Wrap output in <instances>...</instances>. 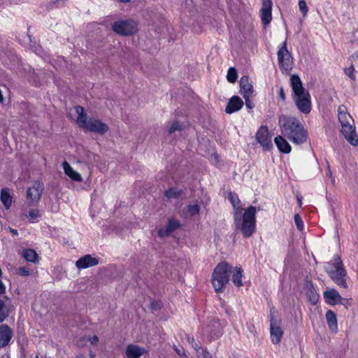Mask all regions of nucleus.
<instances>
[{"mask_svg": "<svg viewBox=\"0 0 358 358\" xmlns=\"http://www.w3.org/2000/svg\"><path fill=\"white\" fill-rule=\"evenodd\" d=\"M299 7L303 16H306L308 12V8L304 0L299 1Z\"/></svg>", "mask_w": 358, "mask_h": 358, "instance_id": "nucleus-33", "label": "nucleus"}, {"mask_svg": "<svg viewBox=\"0 0 358 358\" xmlns=\"http://www.w3.org/2000/svg\"><path fill=\"white\" fill-rule=\"evenodd\" d=\"M240 92L245 97L252 96L254 89L252 83L247 76H242L239 81Z\"/></svg>", "mask_w": 358, "mask_h": 358, "instance_id": "nucleus-15", "label": "nucleus"}, {"mask_svg": "<svg viewBox=\"0 0 358 358\" xmlns=\"http://www.w3.org/2000/svg\"><path fill=\"white\" fill-rule=\"evenodd\" d=\"M164 194L168 199H178L181 196L182 191L176 188H170L165 192Z\"/></svg>", "mask_w": 358, "mask_h": 358, "instance_id": "nucleus-28", "label": "nucleus"}, {"mask_svg": "<svg viewBox=\"0 0 358 358\" xmlns=\"http://www.w3.org/2000/svg\"><path fill=\"white\" fill-rule=\"evenodd\" d=\"M282 134L296 145H301L307 140V131L303 125L294 117L282 115L278 120Z\"/></svg>", "mask_w": 358, "mask_h": 358, "instance_id": "nucleus-2", "label": "nucleus"}, {"mask_svg": "<svg viewBox=\"0 0 358 358\" xmlns=\"http://www.w3.org/2000/svg\"><path fill=\"white\" fill-rule=\"evenodd\" d=\"M112 29L118 35L129 36L138 30L136 23L131 20H118L112 25Z\"/></svg>", "mask_w": 358, "mask_h": 358, "instance_id": "nucleus-8", "label": "nucleus"}, {"mask_svg": "<svg viewBox=\"0 0 358 358\" xmlns=\"http://www.w3.org/2000/svg\"><path fill=\"white\" fill-rule=\"evenodd\" d=\"M22 256L27 261L32 263H36L38 260V255L33 249L24 250Z\"/></svg>", "mask_w": 358, "mask_h": 358, "instance_id": "nucleus-27", "label": "nucleus"}, {"mask_svg": "<svg viewBox=\"0 0 358 358\" xmlns=\"http://www.w3.org/2000/svg\"><path fill=\"white\" fill-rule=\"evenodd\" d=\"M299 204H301V201L299 199Z\"/></svg>", "mask_w": 358, "mask_h": 358, "instance_id": "nucleus-51", "label": "nucleus"}, {"mask_svg": "<svg viewBox=\"0 0 358 358\" xmlns=\"http://www.w3.org/2000/svg\"><path fill=\"white\" fill-rule=\"evenodd\" d=\"M352 57L353 58H357V59H358V52H355L352 55Z\"/></svg>", "mask_w": 358, "mask_h": 358, "instance_id": "nucleus-47", "label": "nucleus"}, {"mask_svg": "<svg viewBox=\"0 0 358 358\" xmlns=\"http://www.w3.org/2000/svg\"><path fill=\"white\" fill-rule=\"evenodd\" d=\"M255 138L264 150L268 151L273 148L271 136L266 126L259 127L256 133Z\"/></svg>", "mask_w": 358, "mask_h": 358, "instance_id": "nucleus-10", "label": "nucleus"}, {"mask_svg": "<svg viewBox=\"0 0 358 358\" xmlns=\"http://www.w3.org/2000/svg\"><path fill=\"white\" fill-rule=\"evenodd\" d=\"M43 191V185L39 181H34L27 192V199L31 203H38Z\"/></svg>", "mask_w": 358, "mask_h": 358, "instance_id": "nucleus-12", "label": "nucleus"}, {"mask_svg": "<svg viewBox=\"0 0 358 358\" xmlns=\"http://www.w3.org/2000/svg\"><path fill=\"white\" fill-rule=\"evenodd\" d=\"M10 232L14 235L18 234L17 230H16V229H10Z\"/></svg>", "mask_w": 358, "mask_h": 358, "instance_id": "nucleus-46", "label": "nucleus"}, {"mask_svg": "<svg viewBox=\"0 0 358 358\" xmlns=\"http://www.w3.org/2000/svg\"><path fill=\"white\" fill-rule=\"evenodd\" d=\"M87 340H88L89 341H90V343H91V344H92V345H96V344L98 343V341H99V338L97 337V336H92V337H88V338H87Z\"/></svg>", "mask_w": 358, "mask_h": 358, "instance_id": "nucleus-41", "label": "nucleus"}, {"mask_svg": "<svg viewBox=\"0 0 358 358\" xmlns=\"http://www.w3.org/2000/svg\"><path fill=\"white\" fill-rule=\"evenodd\" d=\"M221 335V332L220 331H217V333H215L214 336H211V338H219Z\"/></svg>", "mask_w": 358, "mask_h": 358, "instance_id": "nucleus-45", "label": "nucleus"}, {"mask_svg": "<svg viewBox=\"0 0 358 358\" xmlns=\"http://www.w3.org/2000/svg\"><path fill=\"white\" fill-rule=\"evenodd\" d=\"M41 215L38 210L31 209L29 211L28 217L31 222H34Z\"/></svg>", "mask_w": 358, "mask_h": 358, "instance_id": "nucleus-31", "label": "nucleus"}, {"mask_svg": "<svg viewBox=\"0 0 358 358\" xmlns=\"http://www.w3.org/2000/svg\"><path fill=\"white\" fill-rule=\"evenodd\" d=\"M6 316L7 315L4 309V303L0 299V322H3Z\"/></svg>", "mask_w": 358, "mask_h": 358, "instance_id": "nucleus-35", "label": "nucleus"}, {"mask_svg": "<svg viewBox=\"0 0 358 358\" xmlns=\"http://www.w3.org/2000/svg\"><path fill=\"white\" fill-rule=\"evenodd\" d=\"M37 358H38V357H37Z\"/></svg>", "mask_w": 358, "mask_h": 358, "instance_id": "nucleus-52", "label": "nucleus"}, {"mask_svg": "<svg viewBox=\"0 0 358 358\" xmlns=\"http://www.w3.org/2000/svg\"><path fill=\"white\" fill-rule=\"evenodd\" d=\"M270 334L271 341L276 345L280 342L283 331L280 325V322L275 320L272 313L270 315Z\"/></svg>", "mask_w": 358, "mask_h": 358, "instance_id": "nucleus-11", "label": "nucleus"}, {"mask_svg": "<svg viewBox=\"0 0 358 358\" xmlns=\"http://www.w3.org/2000/svg\"><path fill=\"white\" fill-rule=\"evenodd\" d=\"M272 1L271 0H264L262 2V7L260 11V16L262 24L264 26L270 24L272 20Z\"/></svg>", "mask_w": 358, "mask_h": 358, "instance_id": "nucleus-14", "label": "nucleus"}, {"mask_svg": "<svg viewBox=\"0 0 358 358\" xmlns=\"http://www.w3.org/2000/svg\"><path fill=\"white\" fill-rule=\"evenodd\" d=\"M62 166L64 173L68 176L72 180L76 182L83 181L81 175L77 171H74L67 162H64L62 163Z\"/></svg>", "mask_w": 358, "mask_h": 358, "instance_id": "nucleus-22", "label": "nucleus"}, {"mask_svg": "<svg viewBox=\"0 0 358 358\" xmlns=\"http://www.w3.org/2000/svg\"><path fill=\"white\" fill-rule=\"evenodd\" d=\"M192 347L197 352H199L200 350H202V351H203L204 352L208 353L206 350L202 349L199 342L196 343V341H194V343H193V345H192Z\"/></svg>", "mask_w": 358, "mask_h": 358, "instance_id": "nucleus-40", "label": "nucleus"}, {"mask_svg": "<svg viewBox=\"0 0 358 358\" xmlns=\"http://www.w3.org/2000/svg\"><path fill=\"white\" fill-rule=\"evenodd\" d=\"M148 353V350L136 344H129L124 351V358H140Z\"/></svg>", "mask_w": 358, "mask_h": 358, "instance_id": "nucleus-13", "label": "nucleus"}, {"mask_svg": "<svg viewBox=\"0 0 358 358\" xmlns=\"http://www.w3.org/2000/svg\"><path fill=\"white\" fill-rule=\"evenodd\" d=\"M6 287L2 281L0 280V295L5 292Z\"/></svg>", "mask_w": 358, "mask_h": 358, "instance_id": "nucleus-44", "label": "nucleus"}, {"mask_svg": "<svg viewBox=\"0 0 358 358\" xmlns=\"http://www.w3.org/2000/svg\"><path fill=\"white\" fill-rule=\"evenodd\" d=\"M290 82L293 91V99L297 109L304 115L309 114L312 110L311 97L309 92L303 87L299 76L292 75L290 78Z\"/></svg>", "mask_w": 358, "mask_h": 358, "instance_id": "nucleus-3", "label": "nucleus"}, {"mask_svg": "<svg viewBox=\"0 0 358 358\" xmlns=\"http://www.w3.org/2000/svg\"><path fill=\"white\" fill-rule=\"evenodd\" d=\"M98 263L96 258L92 257L90 255H86L76 261V266L79 269H84L96 266Z\"/></svg>", "mask_w": 358, "mask_h": 358, "instance_id": "nucleus-19", "label": "nucleus"}, {"mask_svg": "<svg viewBox=\"0 0 358 358\" xmlns=\"http://www.w3.org/2000/svg\"><path fill=\"white\" fill-rule=\"evenodd\" d=\"M180 226V224L178 221H177L174 218H171L169 220L166 226L163 228H161L159 230L158 235L160 237L169 236L173 231L178 229Z\"/></svg>", "mask_w": 358, "mask_h": 358, "instance_id": "nucleus-17", "label": "nucleus"}, {"mask_svg": "<svg viewBox=\"0 0 358 358\" xmlns=\"http://www.w3.org/2000/svg\"><path fill=\"white\" fill-rule=\"evenodd\" d=\"M90 356L91 358H94L95 357V354L93 352H90Z\"/></svg>", "mask_w": 358, "mask_h": 358, "instance_id": "nucleus-49", "label": "nucleus"}, {"mask_svg": "<svg viewBox=\"0 0 358 358\" xmlns=\"http://www.w3.org/2000/svg\"><path fill=\"white\" fill-rule=\"evenodd\" d=\"M176 352L180 357H186V353L183 348H178L176 345L173 346Z\"/></svg>", "mask_w": 358, "mask_h": 358, "instance_id": "nucleus-39", "label": "nucleus"}, {"mask_svg": "<svg viewBox=\"0 0 358 358\" xmlns=\"http://www.w3.org/2000/svg\"><path fill=\"white\" fill-rule=\"evenodd\" d=\"M294 222L296 224L297 229L299 231H301L303 230V222L301 217H300V215L299 214H296L294 215Z\"/></svg>", "mask_w": 358, "mask_h": 358, "instance_id": "nucleus-32", "label": "nucleus"}, {"mask_svg": "<svg viewBox=\"0 0 358 358\" xmlns=\"http://www.w3.org/2000/svg\"><path fill=\"white\" fill-rule=\"evenodd\" d=\"M75 110L78 114L76 122L80 128L99 134H103L108 131V127L106 124L102 122L100 120L88 117L83 107L76 106Z\"/></svg>", "mask_w": 358, "mask_h": 358, "instance_id": "nucleus-4", "label": "nucleus"}, {"mask_svg": "<svg viewBox=\"0 0 358 358\" xmlns=\"http://www.w3.org/2000/svg\"><path fill=\"white\" fill-rule=\"evenodd\" d=\"M279 96L281 99L282 101H285L286 99L285 93L284 92V89L282 87H280L279 89Z\"/></svg>", "mask_w": 358, "mask_h": 358, "instance_id": "nucleus-42", "label": "nucleus"}, {"mask_svg": "<svg viewBox=\"0 0 358 358\" xmlns=\"http://www.w3.org/2000/svg\"><path fill=\"white\" fill-rule=\"evenodd\" d=\"M324 297L326 302L330 305L336 303L342 304L344 301V299L341 297L339 293L334 289L324 292Z\"/></svg>", "mask_w": 358, "mask_h": 358, "instance_id": "nucleus-20", "label": "nucleus"}, {"mask_svg": "<svg viewBox=\"0 0 358 358\" xmlns=\"http://www.w3.org/2000/svg\"><path fill=\"white\" fill-rule=\"evenodd\" d=\"M119 1L122 2V3H127V2L130 1V0H119Z\"/></svg>", "mask_w": 358, "mask_h": 358, "instance_id": "nucleus-50", "label": "nucleus"}, {"mask_svg": "<svg viewBox=\"0 0 358 358\" xmlns=\"http://www.w3.org/2000/svg\"><path fill=\"white\" fill-rule=\"evenodd\" d=\"M304 290L310 303L313 305H315L319 300V294L317 293L312 282L308 279L306 280Z\"/></svg>", "mask_w": 358, "mask_h": 358, "instance_id": "nucleus-16", "label": "nucleus"}, {"mask_svg": "<svg viewBox=\"0 0 358 358\" xmlns=\"http://www.w3.org/2000/svg\"><path fill=\"white\" fill-rule=\"evenodd\" d=\"M237 79V71L234 67H230L227 71V80L231 83H234Z\"/></svg>", "mask_w": 358, "mask_h": 358, "instance_id": "nucleus-29", "label": "nucleus"}, {"mask_svg": "<svg viewBox=\"0 0 358 358\" xmlns=\"http://www.w3.org/2000/svg\"><path fill=\"white\" fill-rule=\"evenodd\" d=\"M17 273L22 276H28L30 274V272L25 267H20L18 268Z\"/></svg>", "mask_w": 358, "mask_h": 358, "instance_id": "nucleus-38", "label": "nucleus"}, {"mask_svg": "<svg viewBox=\"0 0 358 358\" xmlns=\"http://www.w3.org/2000/svg\"><path fill=\"white\" fill-rule=\"evenodd\" d=\"M243 106V100L238 96H233L229 101L225 112L227 114H231L238 111Z\"/></svg>", "mask_w": 358, "mask_h": 358, "instance_id": "nucleus-18", "label": "nucleus"}, {"mask_svg": "<svg viewBox=\"0 0 358 358\" xmlns=\"http://www.w3.org/2000/svg\"><path fill=\"white\" fill-rule=\"evenodd\" d=\"M335 263L331 270H327L331 278L341 287L347 288V272L343 267L342 261L339 256H334Z\"/></svg>", "mask_w": 358, "mask_h": 358, "instance_id": "nucleus-7", "label": "nucleus"}, {"mask_svg": "<svg viewBox=\"0 0 358 358\" xmlns=\"http://www.w3.org/2000/svg\"><path fill=\"white\" fill-rule=\"evenodd\" d=\"M180 130V125L178 121H174L169 129V132L172 134L176 131Z\"/></svg>", "mask_w": 358, "mask_h": 358, "instance_id": "nucleus-36", "label": "nucleus"}, {"mask_svg": "<svg viewBox=\"0 0 358 358\" xmlns=\"http://www.w3.org/2000/svg\"><path fill=\"white\" fill-rule=\"evenodd\" d=\"M187 337V342L192 345H193V343H194L195 340L194 338V337L192 336H190L189 335H187L186 336Z\"/></svg>", "mask_w": 358, "mask_h": 358, "instance_id": "nucleus-43", "label": "nucleus"}, {"mask_svg": "<svg viewBox=\"0 0 358 358\" xmlns=\"http://www.w3.org/2000/svg\"><path fill=\"white\" fill-rule=\"evenodd\" d=\"M232 267L226 262L218 264L215 268L212 275V284L216 292H222L229 282Z\"/></svg>", "mask_w": 358, "mask_h": 358, "instance_id": "nucleus-6", "label": "nucleus"}, {"mask_svg": "<svg viewBox=\"0 0 358 358\" xmlns=\"http://www.w3.org/2000/svg\"><path fill=\"white\" fill-rule=\"evenodd\" d=\"M228 198L235 209L234 218L236 230H240L243 237H250L254 233L256 226V208L251 206L242 214V209L240 208L241 201L237 194L230 192Z\"/></svg>", "mask_w": 358, "mask_h": 358, "instance_id": "nucleus-1", "label": "nucleus"}, {"mask_svg": "<svg viewBox=\"0 0 358 358\" xmlns=\"http://www.w3.org/2000/svg\"><path fill=\"white\" fill-rule=\"evenodd\" d=\"M278 62L281 70L288 72L292 69V57L287 48V40L282 43L278 51Z\"/></svg>", "mask_w": 358, "mask_h": 358, "instance_id": "nucleus-9", "label": "nucleus"}, {"mask_svg": "<svg viewBox=\"0 0 358 358\" xmlns=\"http://www.w3.org/2000/svg\"><path fill=\"white\" fill-rule=\"evenodd\" d=\"M232 281L234 284L237 287L243 285L242 278H243V269L241 267L232 268Z\"/></svg>", "mask_w": 358, "mask_h": 358, "instance_id": "nucleus-26", "label": "nucleus"}, {"mask_svg": "<svg viewBox=\"0 0 358 358\" xmlns=\"http://www.w3.org/2000/svg\"><path fill=\"white\" fill-rule=\"evenodd\" d=\"M274 142L278 150L284 153H289L291 152V146L287 141L281 136L275 138Z\"/></svg>", "mask_w": 358, "mask_h": 358, "instance_id": "nucleus-24", "label": "nucleus"}, {"mask_svg": "<svg viewBox=\"0 0 358 358\" xmlns=\"http://www.w3.org/2000/svg\"><path fill=\"white\" fill-rule=\"evenodd\" d=\"M251 96L243 97L245 99V106L248 109H252L255 106L253 101L250 99Z\"/></svg>", "mask_w": 358, "mask_h": 358, "instance_id": "nucleus-37", "label": "nucleus"}, {"mask_svg": "<svg viewBox=\"0 0 358 358\" xmlns=\"http://www.w3.org/2000/svg\"><path fill=\"white\" fill-rule=\"evenodd\" d=\"M327 322L329 328L334 332L338 331V323L336 315L334 312L331 310H327L325 315Z\"/></svg>", "mask_w": 358, "mask_h": 358, "instance_id": "nucleus-23", "label": "nucleus"}, {"mask_svg": "<svg viewBox=\"0 0 358 358\" xmlns=\"http://www.w3.org/2000/svg\"><path fill=\"white\" fill-rule=\"evenodd\" d=\"M355 68L354 66L352 65L350 66L349 68H346L345 69V73L346 75L348 76V77L352 80H355Z\"/></svg>", "mask_w": 358, "mask_h": 358, "instance_id": "nucleus-34", "label": "nucleus"}, {"mask_svg": "<svg viewBox=\"0 0 358 358\" xmlns=\"http://www.w3.org/2000/svg\"><path fill=\"white\" fill-rule=\"evenodd\" d=\"M0 199L5 208L6 210H8L11 206L13 199L8 189H1Z\"/></svg>", "mask_w": 358, "mask_h": 358, "instance_id": "nucleus-25", "label": "nucleus"}, {"mask_svg": "<svg viewBox=\"0 0 358 358\" xmlns=\"http://www.w3.org/2000/svg\"><path fill=\"white\" fill-rule=\"evenodd\" d=\"M13 336L12 331L10 328L6 325L2 324L0 326V348H3L6 346Z\"/></svg>", "mask_w": 358, "mask_h": 358, "instance_id": "nucleus-21", "label": "nucleus"}, {"mask_svg": "<svg viewBox=\"0 0 358 358\" xmlns=\"http://www.w3.org/2000/svg\"><path fill=\"white\" fill-rule=\"evenodd\" d=\"M3 100V97L1 93V91L0 90V103H1Z\"/></svg>", "mask_w": 358, "mask_h": 358, "instance_id": "nucleus-48", "label": "nucleus"}, {"mask_svg": "<svg viewBox=\"0 0 358 358\" xmlns=\"http://www.w3.org/2000/svg\"><path fill=\"white\" fill-rule=\"evenodd\" d=\"M200 210V207L197 204L189 205L187 207V211L190 216H194L199 214Z\"/></svg>", "mask_w": 358, "mask_h": 358, "instance_id": "nucleus-30", "label": "nucleus"}, {"mask_svg": "<svg viewBox=\"0 0 358 358\" xmlns=\"http://www.w3.org/2000/svg\"><path fill=\"white\" fill-rule=\"evenodd\" d=\"M338 118L341 126V133L347 141L353 146L358 145V135L355 131L354 120L347 112L344 106H340L338 108Z\"/></svg>", "mask_w": 358, "mask_h": 358, "instance_id": "nucleus-5", "label": "nucleus"}]
</instances>
